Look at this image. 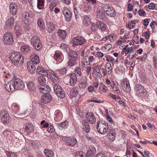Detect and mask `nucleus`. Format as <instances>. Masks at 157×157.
<instances>
[{
  "mask_svg": "<svg viewBox=\"0 0 157 157\" xmlns=\"http://www.w3.org/2000/svg\"><path fill=\"white\" fill-rule=\"evenodd\" d=\"M71 75L69 82L71 86H73L77 82V78L75 74H72Z\"/></svg>",
  "mask_w": 157,
  "mask_h": 157,
  "instance_id": "4be33fe9",
  "label": "nucleus"
},
{
  "mask_svg": "<svg viewBox=\"0 0 157 157\" xmlns=\"http://www.w3.org/2000/svg\"><path fill=\"white\" fill-rule=\"evenodd\" d=\"M135 90L137 95L144 96L146 94V90L144 89L143 86L140 84H136V85Z\"/></svg>",
  "mask_w": 157,
  "mask_h": 157,
  "instance_id": "6e6552de",
  "label": "nucleus"
},
{
  "mask_svg": "<svg viewBox=\"0 0 157 157\" xmlns=\"http://www.w3.org/2000/svg\"><path fill=\"white\" fill-rule=\"evenodd\" d=\"M94 71L96 72L98 76H100V75H101V72L97 66H96L94 67Z\"/></svg>",
  "mask_w": 157,
  "mask_h": 157,
  "instance_id": "5fc2aeb1",
  "label": "nucleus"
},
{
  "mask_svg": "<svg viewBox=\"0 0 157 157\" xmlns=\"http://www.w3.org/2000/svg\"><path fill=\"white\" fill-rule=\"evenodd\" d=\"M54 58L55 60L59 62H61V56L58 53H56L54 56Z\"/></svg>",
  "mask_w": 157,
  "mask_h": 157,
  "instance_id": "09e8293b",
  "label": "nucleus"
},
{
  "mask_svg": "<svg viewBox=\"0 0 157 157\" xmlns=\"http://www.w3.org/2000/svg\"><path fill=\"white\" fill-rule=\"evenodd\" d=\"M57 33L60 38L62 40L66 38L67 33L65 30L59 29Z\"/></svg>",
  "mask_w": 157,
  "mask_h": 157,
  "instance_id": "5701e85b",
  "label": "nucleus"
},
{
  "mask_svg": "<svg viewBox=\"0 0 157 157\" xmlns=\"http://www.w3.org/2000/svg\"><path fill=\"white\" fill-rule=\"evenodd\" d=\"M135 22L134 21H132L129 22L128 24V26L129 27L131 28L134 27L135 25Z\"/></svg>",
  "mask_w": 157,
  "mask_h": 157,
  "instance_id": "69168bd1",
  "label": "nucleus"
},
{
  "mask_svg": "<svg viewBox=\"0 0 157 157\" xmlns=\"http://www.w3.org/2000/svg\"><path fill=\"white\" fill-rule=\"evenodd\" d=\"M96 157H106V156L103 153L99 152L96 155Z\"/></svg>",
  "mask_w": 157,
  "mask_h": 157,
  "instance_id": "774afa93",
  "label": "nucleus"
},
{
  "mask_svg": "<svg viewBox=\"0 0 157 157\" xmlns=\"http://www.w3.org/2000/svg\"><path fill=\"white\" fill-rule=\"evenodd\" d=\"M133 151L131 149L130 147L127 146L126 152V155L127 157H130Z\"/></svg>",
  "mask_w": 157,
  "mask_h": 157,
  "instance_id": "a19ab883",
  "label": "nucleus"
},
{
  "mask_svg": "<svg viewBox=\"0 0 157 157\" xmlns=\"http://www.w3.org/2000/svg\"><path fill=\"white\" fill-rule=\"evenodd\" d=\"M40 92L42 93H44V94H45L46 93L50 92L51 90L50 87L45 85L43 86V87L40 88Z\"/></svg>",
  "mask_w": 157,
  "mask_h": 157,
  "instance_id": "a878e982",
  "label": "nucleus"
},
{
  "mask_svg": "<svg viewBox=\"0 0 157 157\" xmlns=\"http://www.w3.org/2000/svg\"><path fill=\"white\" fill-rule=\"evenodd\" d=\"M62 11L67 21H70L71 17V13L66 7H63V8Z\"/></svg>",
  "mask_w": 157,
  "mask_h": 157,
  "instance_id": "f8f14e48",
  "label": "nucleus"
},
{
  "mask_svg": "<svg viewBox=\"0 0 157 157\" xmlns=\"http://www.w3.org/2000/svg\"><path fill=\"white\" fill-rule=\"evenodd\" d=\"M47 75H46V76H48L49 75H51L54 76L55 77L54 78L55 80H57L58 79V77L57 76L56 74L55 73V72L52 71H49L47 70Z\"/></svg>",
  "mask_w": 157,
  "mask_h": 157,
  "instance_id": "58836bf2",
  "label": "nucleus"
},
{
  "mask_svg": "<svg viewBox=\"0 0 157 157\" xmlns=\"http://www.w3.org/2000/svg\"><path fill=\"white\" fill-rule=\"evenodd\" d=\"M105 68L108 74H110L112 72V68L111 64L109 63H107L106 64Z\"/></svg>",
  "mask_w": 157,
  "mask_h": 157,
  "instance_id": "79ce46f5",
  "label": "nucleus"
},
{
  "mask_svg": "<svg viewBox=\"0 0 157 157\" xmlns=\"http://www.w3.org/2000/svg\"><path fill=\"white\" fill-rule=\"evenodd\" d=\"M73 46L81 45L86 41V40L81 36H78L73 38L72 40Z\"/></svg>",
  "mask_w": 157,
  "mask_h": 157,
  "instance_id": "20e7f679",
  "label": "nucleus"
},
{
  "mask_svg": "<svg viewBox=\"0 0 157 157\" xmlns=\"http://www.w3.org/2000/svg\"><path fill=\"white\" fill-rule=\"evenodd\" d=\"M133 49L132 47L128 48L127 50L126 51L125 55L130 53L131 52L133 51Z\"/></svg>",
  "mask_w": 157,
  "mask_h": 157,
  "instance_id": "e2e57ef3",
  "label": "nucleus"
},
{
  "mask_svg": "<svg viewBox=\"0 0 157 157\" xmlns=\"http://www.w3.org/2000/svg\"><path fill=\"white\" fill-rule=\"evenodd\" d=\"M47 25L48 31L49 32H51L55 30V27L53 23L52 22L48 23Z\"/></svg>",
  "mask_w": 157,
  "mask_h": 157,
  "instance_id": "f704fd0d",
  "label": "nucleus"
},
{
  "mask_svg": "<svg viewBox=\"0 0 157 157\" xmlns=\"http://www.w3.org/2000/svg\"><path fill=\"white\" fill-rule=\"evenodd\" d=\"M6 153L8 157H17V155L14 153L6 151Z\"/></svg>",
  "mask_w": 157,
  "mask_h": 157,
  "instance_id": "864d4df0",
  "label": "nucleus"
},
{
  "mask_svg": "<svg viewBox=\"0 0 157 157\" xmlns=\"http://www.w3.org/2000/svg\"><path fill=\"white\" fill-rule=\"evenodd\" d=\"M111 87L113 90L115 91H116L117 93L119 94L120 93V90H118L117 87V86L115 84H114Z\"/></svg>",
  "mask_w": 157,
  "mask_h": 157,
  "instance_id": "6e6d98bb",
  "label": "nucleus"
},
{
  "mask_svg": "<svg viewBox=\"0 0 157 157\" xmlns=\"http://www.w3.org/2000/svg\"><path fill=\"white\" fill-rule=\"evenodd\" d=\"M27 68L30 73H33L35 72L36 67L34 64L31 63L28 65V62L27 63Z\"/></svg>",
  "mask_w": 157,
  "mask_h": 157,
  "instance_id": "cd10ccee",
  "label": "nucleus"
},
{
  "mask_svg": "<svg viewBox=\"0 0 157 157\" xmlns=\"http://www.w3.org/2000/svg\"><path fill=\"white\" fill-rule=\"evenodd\" d=\"M106 124L101 123L100 121L98 122L97 125L98 132L101 134H105L108 130L107 125Z\"/></svg>",
  "mask_w": 157,
  "mask_h": 157,
  "instance_id": "39448f33",
  "label": "nucleus"
},
{
  "mask_svg": "<svg viewBox=\"0 0 157 157\" xmlns=\"http://www.w3.org/2000/svg\"><path fill=\"white\" fill-rule=\"evenodd\" d=\"M87 2L84 3L83 9L86 12L90 11L92 9V5L94 6L96 3V0H86Z\"/></svg>",
  "mask_w": 157,
  "mask_h": 157,
  "instance_id": "423d86ee",
  "label": "nucleus"
},
{
  "mask_svg": "<svg viewBox=\"0 0 157 157\" xmlns=\"http://www.w3.org/2000/svg\"><path fill=\"white\" fill-rule=\"evenodd\" d=\"M57 71L62 75H64L66 73L67 69L65 67H64L61 69L58 70Z\"/></svg>",
  "mask_w": 157,
  "mask_h": 157,
  "instance_id": "8fccbe9b",
  "label": "nucleus"
},
{
  "mask_svg": "<svg viewBox=\"0 0 157 157\" xmlns=\"http://www.w3.org/2000/svg\"><path fill=\"white\" fill-rule=\"evenodd\" d=\"M21 51L24 54H25L31 50L30 48L28 45H23L21 49Z\"/></svg>",
  "mask_w": 157,
  "mask_h": 157,
  "instance_id": "473e14b6",
  "label": "nucleus"
},
{
  "mask_svg": "<svg viewBox=\"0 0 157 157\" xmlns=\"http://www.w3.org/2000/svg\"><path fill=\"white\" fill-rule=\"evenodd\" d=\"M68 122L65 121L64 122L61 123L58 125V127L59 129H62L63 128H65L67 127Z\"/></svg>",
  "mask_w": 157,
  "mask_h": 157,
  "instance_id": "37998d69",
  "label": "nucleus"
},
{
  "mask_svg": "<svg viewBox=\"0 0 157 157\" xmlns=\"http://www.w3.org/2000/svg\"><path fill=\"white\" fill-rule=\"evenodd\" d=\"M96 17V18L103 21H105L106 20V16L100 10H97Z\"/></svg>",
  "mask_w": 157,
  "mask_h": 157,
  "instance_id": "a211bd4d",
  "label": "nucleus"
},
{
  "mask_svg": "<svg viewBox=\"0 0 157 157\" xmlns=\"http://www.w3.org/2000/svg\"><path fill=\"white\" fill-rule=\"evenodd\" d=\"M38 81L39 84L41 85H43L46 82L45 78L43 76L39 77L38 78Z\"/></svg>",
  "mask_w": 157,
  "mask_h": 157,
  "instance_id": "c9c22d12",
  "label": "nucleus"
},
{
  "mask_svg": "<svg viewBox=\"0 0 157 157\" xmlns=\"http://www.w3.org/2000/svg\"><path fill=\"white\" fill-rule=\"evenodd\" d=\"M23 17L24 18V23L25 24L28 25L29 21L28 19L29 18V13L28 12H25L22 14Z\"/></svg>",
  "mask_w": 157,
  "mask_h": 157,
  "instance_id": "c756f323",
  "label": "nucleus"
},
{
  "mask_svg": "<svg viewBox=\"0 0 157 157\" xmlns=\"http://www.w3.org/2000/svg\"><path fill=\"white\" fill-rule=\"evenodd\" d=\"M37 7L39 9L41 10L42 9V7L41 6H43L44 4V0H37Z\"/></svg>",
  "mask_w": 157,
  "mask_h": 157,
  "instance_id": "49530a36",
  "label": "nucleus"
},
{
  "mask_svg": "<svg viewBox=\"0 0 157 157\" xmlns=\"http://www.w3.org/2000/svg\"><path fill=\"white\" fill-rule=\"evenodd\" d=\"M150 25L152 29H154L155 25L157 26V23L155 21H153L151 23Z\"/></svg>",
  "mask_w": 157,
  "mask_h": 157,
  "instance_id": "680f3d73",
  "label": "nucleus"
},
{
  "mask_svg": "<svg viewBox=\"0 0 157 157\" xmlns=\"http://www.w3.org/2000/svg\"><path fill=\"white\" fill-rule=\"evenodd\" d=\"M10 11L13 14L15 15L17 12V5L14 3H11L10 5Z\"/></svg>",
  "mask_w": 157,
  "mask_h": 157,
  "instance_id": "f3484780",
  "label": "nucleus"
},
{
  "mask_svg": "<svg viewBox=\"0 0 157 157\" xmlns=\"http://www.w3.org/2000/svg\"><path fill=\"white\" fill-rule=\"evenodd\" d=\"M31 42L34 48L36 51H39L41 49L42 44L37 36H33L31 39Z\"/></svg>",
  "mask_w": 157,
  "mask_h": 157,
  "instance_id": "f03ea898",
  "label": "nucleus"
},
{
  "mask_svg": "<svg viewBox=\"0 0 157 157\" xmlns=\"http://www.w3.org/2000/svg\"><path fill=\"white\" fill-rule=\"evenodd\" d=\"M147 57V55L146 54H144L142 57H137L136 58V59H140L142 61H144L146 58Z\"/></svg>",
  "mask_w": 157,
  "mask_h": 157,
  "instance_id": "4d7b16f0",
  "label": "nucleus"
},
{
  "mask_svg": "<svg viewBox=\"0 0 157 157\" xmlns=\"http://www.w3.org/2000/svg\"><path fill=\"white\" fill-rule=\"evenodd\" d=\"M63 139L67 141L68 145L71 147L75 145L77 143L76 139L75 137L71 138L68 137H64Z\"/></svg>",
  "mask_w": 157,
  "mask_h": 157,
  "instance_id": "1a4fd4ad",
  "label": "nucleus"
},
{
  "mask_svg": "<svg viewBox=\"0 0 157 157\" xmlns=\"http://www.w3.org/2000/svg\"><path fill=\"white\" fill-rule=\"evenodd\" d=\"M78 94V93L77 89L74 88L71 89L70 92V98H72L76 96Z\"/></svg>",
  "mask_w": 157,
  "mask_h": 157,
  "instance_id": "72a5a7b5",
  "label": "nucleus"
},
{
  "mask_svg": "<svg viewBox=\"0 0 157 157\" xmlns=\"http://www.w3.org/2000/svg\"><path fill=\"white\" fill-rule=\"evenodd\" d=\"M84 19L83 21L84 24L86 26L88 25L90 23V18L89 16L86 15L84 17Z\"/></svg>",
  "mask_w": 157,
  "mask_h": 157,
  "instance_id": "4c0bfd02",
  "label": "nucleus"
},
{
  "mask_svg": "<svg viewBox=\"0 0 157 157\" xmlns=\"http://www.w3.org/2000/svg\"><path fill=\"white\" fill-rule=\"evenodd\" d=\"M36 73L39 74L46 76V75H47V70H45V69L42 67H38L36 69Z\"/></svg>",
  "mask_w": 157,
  "mask_h": 157,
  "instance_id": "393cba45",
  "label": "nucleus"
},
{
  "mask_svg": "<svg viewBox=\"0 0 157 157\" xmlns=\"http://www.w3.org/2000/svg\"><path fill=\"white\" fill-rule=\"evenodd\" d=\"M56 2H52L51 3L49 6L50 10L51 12H52L53 11V8L56 6Z\"/></svg>",
  "mask_w": 157,
  "mask_h": 157,
  "instance_id": "603ef678",
  "label": "nucleus"
},
{
  "mask_svg": "<svg viewBox=\"0 0 157 157\" xmlns=\"http://www.w3.org/2000/svg\"><path fill=\"white\" fill-rule=\"evenodd\" d=\"M108 138L109 141L112 142L115 139L116 134L113 130H109L108 132Z\"/></svg>",
  "mask_w": 157,
  "mask_h": 157,
  "instance_id": "412c9836",
  "label": "nucleus"
},
{
  "mask_svg": "<svg viewBox=\"0 0 157 157\" xmlns=\"http://www.w3.org/2000/svg\"><path fill=\"white\" fill-rule=\"evenodd\" d=\"M96 24L94 23H92L90 27L91 30L93 32H95L97 31Z\"/></svg>",
  "mask_w": 157,
  "mask_h": 157,
  "instance_id": "13d9d810",
  "label": "nucleus"
},
{
  "mask_svg": "<svg viewBox=\"0 0 157 157\" xmlns=\"http://www.w3.org/2000/svg\"><path fill=\"white\" fill-rule=\"evenodd\" d=\"M101 8L102 10L105 13L109 9V8H111V7L109 4H102L101 6Z\"/></svg>",
  "mask_w": 157,
  "mask_h": 157,
  "instance_id": "e433bc0d",
  "label": "nucleus"
},
{
  "mask_svg": "<svg viewBox=\"0 0 157 157\" xmlns=\"http://www.w3.org/2000/svg\"><path fill=\"white\" fill-rule=\"evenodd\" d=\"M53 89L56 93L58 92V91H60L62 88L58 84H56L53 86Z\"/></svg>",
  "mask_w": 157,
  "mask_h": 157,
  "instance_id": "de8ad7c7",
  "label": "nucleus"
},
{
  "mask_svg": "<svg viewBox=\"0 0 157 157\" xmlns=\"http://www.w3.org/2000/svg\"><path fill=\"white\" fill-rule=\"evenodd\" d=\"M69 56L71 59H73L74 60H76L77 57V52L74 51H71L68 54Z\"/></svg>",
  "mask_w": 157,
  "mask_h": 157,
  "instance_id": "2f4dec72",
  "label": "nucleus"
},
{
  "mask_svg": "<svg viewBox=\"0 0 157 157\" xmlns=\"http://www.w3.org/2000/svg\"><path fill=\"white\" fill-rule=\"evenodd\" d=\"M14 19L13 17H10L8 19L6 23L5 27L7 29H11L14 25Z\"/></svg>",
  "mask_w": 157,
  "mask_h": 157,
  "instance_id": "4468645a",
  "label": "nucleus"
},
{
  "mask_svg": "<svg viewBox=\"0 0 157 157\" xmlns=\"http://www.w3.org/2000/svg\"><path fill=\"white\" fill-rule=\"evenodd\" d=\"M86 117L88 121L91 124H94L96 121L95 117L92 112L86 113Z\"/></svg>",
  "mask_w": 157,
  "mask_h": 157,
  "instance_id": "ddd939ff",
  "label": "nucleus"
},
{
  "mask_svg": "<svg viewBox=\"0 0 157 157\" xmlns=\"http://www.w3.org/2000/svg\"><path fill=\"white\" fill-rule=\"evenodd\" d=\"M82 128L84 131L86 133L88 132L90 129V127L88 122L86 120H84L82 121Z\"/></svg>",
  "mask_w": 157,
  "mask_h": 157,
  "instance_id": "6ab92c4d",
  "label": "nucleus"
},
{
  "mask_svg": "<svg viewBox=\"0 0 157 157\" xmlns=\"http://www.w3.org/2000/svg\"><path fill=\"white\" fill-rule=\"evenodd\" d=\"M31 59L34 64H37L39 63L40 59L38 56L35 54L33 53L31 56Z\"/></svg>",
  "mask_w": 157,
  "mask_h": 157,
  "instance_id": "aec40b11",
  "label": "nucleus"
},
{
  "mask_svg": "<svg viewBox=\"0 0 157 157\" xmlns=\"http://www.w3.org/2000/svg\"><path fill=\"white\" fill-rule=\"evenodd\" d=\"M136 52L135 51H132L131 54H130L128 56V57L129 59H132L135 56V55L136 54Z\"/></svg>",
  "mask_w": 157,
  "mask_h": 157,
  "instance_id": "0e129e2a",
  "label": "nucleus"
},
{
  "mask_svg": "<svg viewBox=\"0 0 157 157\" xmlns=\"http://www.w3.org/2000/svg\"><path fill=\"white\" fill-rule=\"evenodd\" d=\"M24 129L27 132V133H31L33 131V126L30 124H25Z\"/></svg>",
  "mask_w": 157,
  "mask_h": 157,
  "instance_id": "bb28decb",
  "label": "nucleus"
},
{
  "mask_svg": "<svg viewBox=\"0 0 157 157\" xmlns=\"http://www.w3.org/2000/svg\"><path fill=\"white\" fill-rule=\"evenodd\" d=\"M13 38V36L11 32H7L3 36V42L5 44H12L14 42Z\"/></svg>",
  "mask_w": 157,
  "mask_h": 157,
  "instance_id": "7ed1b4c3",
  "label": "nucleus"
},
{
  "mask_svg": "<svg viewBox=\"0 0 157 157\" xmlns=\"http://www.w3.org/2000/svg\"><path fill=\"white\" fill-rule=\"evenodd\" d=\"M87 83V80L86 79H84L79 84V87L81 88H84L86 87Z\"/></svg>",
  "mask_w": 157,
  "mask_h": 157,
  "instance_id": "c03bdc74",
  "label": "nucleus"
},
{
  "mask_svg": "<svg viewBox=\"0 0 157 157\" xmlns=\"http://www.w3.org/2000/svg\"><path fill=\"white\" fill-rule=\"evenodd\" d=\"M12 63L15 66H18L23 63L24 61L23 56L18 52H13L9 57Z\"/></svg>",
  "mask_w": 157,
  "mask_h": 157,
  "instance_id": "f257e3e1",
  "label": "nucleus"
},
{
  "mask_svg": "<svg viewBox=\"0 0 157 157\" xmlns=\"http://www.w3.org/2000/svg\"><path fill=\"white\" fill-rule=\"evenodd\" d=\"M15 90H21L25 88V84L19 78H14Z\"/></svg>",
  "mask_w": 157,
  "mask_h": 157,
  "instance_id": "0eeeda50",
  "label": "nucleus"
},
{
  "mask_svg": "<svg viewBox=\"0 0 157 157\" xmlns=\"http://www.w3.org/2000/svg\"><path fill=\"white\" fill-rule=\"evenodd\" d=\"M52 96L49 94H44L41 98V101L44 104H46L50 102L52 100Z\"/></svg>",
  "mask_w": 157,
  "mask_h": 157,
  "instance_id": "9b49d317",
  "label": "nucleus"
},
{
  "mask_svg": "<svg viewBox=\"0 0 157 157\" xmlns=\"http://www.w3.org/2000/svg\"><path fill=\"white\" fill-rule=\"evenodd\" d=\"M105 14L108 16L110 17H114L116 15L115 11L112 7L109 8Z\"/></svg>",
  "mask_w": 157,
  "mask_h": 157,
  "instance_id": "c85d7f7f",
  "label": "nucleus"
},
{
  "mask_svg": "<svg viewBox=\"0 0 157 157\" xmlns=\"http://www.w3.org/2000/svg\"><path fill=\"white\" fill-rule=\"evenodd\" d=\"M27 86L29 90L30 91H33L36 89V85L32 81H30L27 84Z\"/></svg>",
  "mask_w": 157,
  "mask_h": 157,
  "instance_id": "b1692460",
  "label": "nucleus"
},
{
  "mask_svg": "<svg viewBox=\"0 0 157 157\" xmlns=\"http://www.w3.org/2000/svg\"><path fill=\"white\" fill-rule=\"evenodd\" d=\"M75 60H74L70 58L68 62V65L72 66L75 64L74 61Z\"/></svg>",
  "mask_w": 157,
  "mask_h": 157,
  "instance_id": "338daca9",
  "label": "nucleus"
},
{
  "mask_svg": "<svg viewBox=\"0 0 157 157\" xmlns=\"http://www.w3.org/2000/svg\"><path fill=\"white\" fill-rule=\"evenodd\" d=\"M56 94L57 96L60 98H63L65 97V94L62 89H61L59 91H58V92L56 93Z\"/></svg>",
  "mask_w": 157,
  "mask_h": 157,
  "instance_id": "a18cd8bd",
  "label": "nucleus"
},
{
  "mask_svg": "<svg viewBox=\"0 0 157 157\" xmlns=\"http://www.w3.org/2000/svg\"><path fill=\"white\" fill-rule=\"evenodd\" d=\"M1 121L4 123L9 122L10 120V116L9 113L6 111H3L1 115Z\"/></svg>",
  "mask_w": 157,
  "mask_h": 157,
  "instance_id": "dca6fc26",
  "label": "nucleus"
},
{
  "mask_svg": "<svg viewBox=\"0 0 157 157\" xmlns=\"http://www.w3.org/2000/svg\"><path fill=\"white\" fill-rule=\"evenodd\" d=\"M37 24L39 26L41 29H43L44 26V22L43 19L41 18L40 17L37 20Z\"/></svg>",
  "mask_w": 157,
  "mask_h": 157,
  "instance_id": "ea45409f",
  "label": "nucleus"
},
{
  "mask_svg": "<svg viewBox=\"0 0 157 157\" xmlns=\"http://www.w3.org/2000/svg\"><path fill=\"white\" fill-rule=\"evenodd\" d=\"M68 47L69 46L67 44L64 43H62L61 44L60 47L62 49H66V48H68Z\"/></svg>",
  "mask_w": 157,
  "mask_h": 157,
  "instance_id": "052dcab7",
  "label": "nucleus"
},
{
  "mask_svg": "<svg viewBox=\"0 0 157 157\" xmlns=\"http://www.w3.org/2000/svg\"><path fill=\"white\" fill-rule=\"evenodd\" d=\"M44 152L47 157H53L54 153L53 151L48 149H45Z\"/></svg>",
  "mask_w": 157,
  "mask_h": 157,
  "instance_id": "7c9ffc66",
  "label": "nucleus"
},
{
  "mask_svg": "<svg viewBox=\"0 0 157 157\" xmlns=\"http://www.w3.org/2000/svg\"><path fill=\"white\" fill-rule=\"evenodd\" d=\"M95 24H96V27L97 29H100V27H101V24H102V22L100 21H98Z\"/></svg>",
  "mask_w": 157,
  "mask_h": 157,
  "instance_id": "bf43d9fd",
  "label": "nucleus"
},
{
  "mask_svg": "<svg viewBox=\"0 0 157 157\" xmlns=\"http://www.w3.org/2000/svg\"><path fill=\"white\" fill-rule=\"evenodd\" d=\"M6 90L9 92H11L15 90L14 84L13 79L7 82L4 84Z\"/></svg>",
  "mask_w": 157,
  "mask_h": 157,
  "instance_id": "9d476101",
  "label": "nucleus"
},
{
  "mask_svg": "<svg viewBox=\"0 0 157 157\" xmlns=\"http://www.w3.org/2000/svg\"><path fill=\"white\" fill-rule=\"evenodd\" d=\"M16 35L17 36L21 33L20 27L19 25L15 26L14 27Z\"/></svg>",
  "mask_w": 157,
  "mask_h": 157,
  "instance_id": "3c124183",
  "label": "nucleus"
},
{
  "mask_svg": "<svg viewBox=\"0 0 157 157\" xmlns=\"http://www.w3.org/2000/svg\"><path fill=\"white\" fill-rule=\"evenodd\" d=\"M121 86L122 89L125 92H128L130 91V87L128 81H123L121 84Z\"/></svg>",
  "mask_w": 157,
  "mask_h": 157,
  "instance_id": "2eb2a0df",
  "label": "nucleus"
}]
</instances>
